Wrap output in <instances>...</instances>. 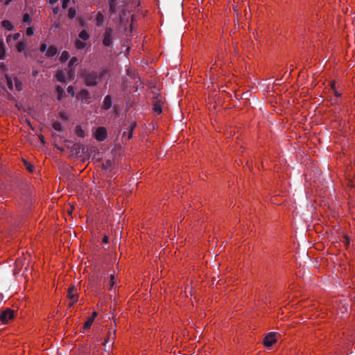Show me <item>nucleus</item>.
<instances>
[{"instance_id": "f257e3e1", "label": "nucleus", "mask_w": 355, "mask_h": 355, "mask_svg": "<svg viewBox=\"0 0 355 355\" xmlns=\"http://www.w3.org/2000/svg\"><path fill=\"white\" fill-rule=\"evenodd\" d=\"M106 71L104 70L101 73L100 77L103 76ZM82 77L85 84L88 87H95L98 84V78L99 77L98 73L94 71H85L82 73Z\"/></svg>"}, {"instance_id": "f03ea898", "label": "nucleus", "mask_w": 355, "mask_h": 355, "mask_svg": "<svg viewBox=\"0 0 355 355\" xmlns=\"http://www.w3.org/2000/svg\"><path fill=\"white\" fill-rule=\"evenodd\" d=\"M15 317V311L10 309L0 311V321L2 323H7Z\"/></svg>"}, {"instance_id": "7ed1b4c3", "label": "nucleus", "mask_w": 355, "mask_h": 355, "mask_svg": "<svg viewBox=\"0 0 355 355\" xmlns=\"http://www.w3.org/2000/svg\"><path fill=\"white\" fill-rule=\"evenodd\" d=\"M112 28L110 27H107L105 28V33L103 34V44L105 46H110L112 44Z\"/></svg>"}, {"instance_id": "20e7f679", "label": "nucleus", "mask_w": 355, "mask_h": 355, "mask_svg": "<svg viewBox=\"0 0 355 355\" xmlns=\"http://www.w3.org/2000/svg\"><path fill=\"white\" fill-rule=\"evenodd\" d=\"M278 334L276 332H270L264 338L263 343L266 347L272 346L276 341L278 336Z\"/></svg>"}, {"instance_id": "39448f33", "label": "nucleus", "mask_w": 355, "mask_h": 355, "mask_svg": "<svg viewBox=\"0 0 355 355\" xmlns=\"http://www.w3.org/2000/svg\"><path fill=\"white\" fill-rule=\"evenodd\" d=\"M77 98L85 103H89L91 99V94L86 89H82L78 94Z\"/></svg>"}, {"instance_id": "423d86ee", "label": "nucleus", "mask_w": 355, "mask_h": 355, "mask_svg": "<svg viewBox=\"0 0 355 355\" xmlns=\"http://www.w3.org/2000/svg\"><path fill=\"white\" fill-rule=\"evenodd\" d=\"M107 137V130L104 127H98L95 132V138L99 141H104Z\"/></svg>"}, {"instance_id": "0eeeda50", "label": "nucleus", "mask_w": 355, "mask_h": 355, "mask_svg": "<svg viewBox=\"0 0 355 355\" xmlns=\"http://www.w3.org/2000/svg\"><path fill=\"white\" fill-rule=\"evenodd\" d=\"M112 105V98L110 95H107L105 96L103 102L102 108L103 110H107L111 108Z\"/></svg>"}, {"instance_id": "6e6552de", "label": "nucleus", "mask_w": 355, "mask_h": 355, "mask_svg": "<svg viewBox=\"0 0 355 355\" xmlns=\"http://www.w3.org/2000/svg\"><path fill=\"white\" fill-rule=\"evenodd\" d=\"M104 282L105 284V286H108L110 288L113 287L115 285L114 275L111 274V275H108L107 277H105Z\"/></svg>"}, {"instance_id": "1a4fd4ad", "label": "nucleus", "mask_w": 355, "mask_h": 355, "mask_svg": "<svg viewBox=\"0 0 355 355\" xmlns=\"http://www.w3.org/2000/svg\"><path fill=\"white\" fill-rule=\"evenodd\" d=\"M58 53V49L55 46H50L46 52V55L49 58H52L56 55Z\"/></svg>"}, {"instance_id": "9d476101", "label": "nucleus", "mask_w": 355, "mask_h": 355, "mask_svg": "<svg viewBox=\"0 0 355 355\" xmlns=\"http://www.w3.org/2000/svg\"><path fill=\"white\" fill-rule=\"evenodd\" d=\"M108 4L110 14H115L116 12V0H109Z\"/></svg>"}, {"instance_id": "9b49d317", "label": "nucleus", "mask_w": 355, "mask_h": 355, "mask_svg": "<svg viewBox=\"0 0 355 355\" xmlns=\"http://www.w3.org/2000/svg\"><path fill=\"white\" fill-rule=\"evenodd\" d=\"M56 79L60 83H64L66 81V76L63 71L60 70L55 75Z\"/></svg>"}, {"instance_id": "f8f14e48", "label": "nucleus", "mask_w": 355, "mask_h": 355, "mask_svg": "<svg viewBox=\"0 0 355 355\" xmlns=\"http://www.w3.org/2000/svg\"><path fill=\"white\" fill-rule=\"evenodd\" d=\"M1 26L5 29H6L7 31H9L13 30V28H14V26L12 25V24L9 20H7V19L2 21Z\"/></svg>"}, {"instance_id": "ddd939ff", "label": "nucleus", "mask_w": 355, "mask_h": 355, "mask_svg": "<svg viewBox=\"0 0 355 355\" xmlns=\"http://www.w3.org/2000/svg\"><path fill=\"white\" fill-rule=\"evenodd\" d=\"M67 297L68 299H69L70 300H74L76 299L78 300V296L77 295V293L75 292L76 290H67Z\"/></svg>"}, {"instance_id": "4468645a", "label": "nucleus", "mask_w": 355, "mask_h": 355, "mask_svg": "<svg viewBox=\"0 0 355 355\" xmlns=\"http://www.w3.org/2000/svg\"><path fill=\"white\" fill-rule=\"evenodd\" d=\"M96 26H101L104 22V16L101 12H98L96 16Z\"/></svg>"}, {"instance_id": "2eb2a0df", "label": "nucleus", "mask_w": 355, "mask_h": 355, "mask_svg": "<svg viewBox=\"0 0 355 355\" xmlns=\"http://www.w3.org/2000/svg\"><path fill=\"white\" fill-rule=\"evenodd\" d=\"M23 266L22 259H18L15 261V266L14 270V274L16 275L20 270L21 266Z\"/></svg>"}, {"instance_id": "dca6fc26", "label": "nucleus", "mask_w": 355, "mask_h": 355, "mask_svg": "<svg viewBox=\"0 0 355 355\" xmlns=\"http://www.w3.org/2000/svg\"><path fill=\"white\" fill-rule=\"evenodd\" d=\"M75 133L79 137L84 138L85 137V131L79 125L75 128Z\"/></svg>"}, {"instance_id": "f3484780", "label": "nucleus", "mask_w": 355, "mask_h": 355, "mask_svg": "<svg viewBox=\"0 0 355 355\" xmlns=\"http://www.w3.org/2000/svg\"><path fill=\"white\" fill-rule=\"evenodd\" d=\"M56 92L58 93V99H61L65 95V92L62 86L58 85L56 87Z\"/></svg>"}, {"instance_id": "a211bd4d", "label": "nucleus", "mask_w": 355, "mask_h": 355, "mask_svg": "<svg viewBox=\"0 0 355 355\" xmlns=\"http://www.w3.org/2000/svg\"><path fill=\"white\" fill-rule=\"evenodd\" d=\"M103 168L105 170H112L113 162L110 159H107L105 163L103 164Z\"/></svg>"}, {"instance_id": "6ab92c4d", "label": "nucleus", "mask_w": 355, "mask_h": 355, "mask_svg": "<svg viewBox=\"0 0 355 355\" xmlns=\"http://www.w3.org/2000/svg\"><path fill=\"white\" fill-rule=\"evenodd\" d=\"M17 50L19 52L24 51L26 48V44L24 41L19 42L16 46Z\"/></svg>"}, {"instance_id": "aec40b11", "label": "nucleus", "mask_w": 355, "mask_h": 355, "mask_svg": "<svg viewBox=\"0 0 355 355\" xmlns=\"http://www.w3.org/2000/svg\"><path fill=\"white\" fill-rule=\"evenodd\" d=\"M69 57H70V55H69V52H67V51H64L61 53V55L60 57V60L61 62H64L69 60Z\"/></svg>"}, {"instance_id": "412c9836", "label": "nucleus", "mask_w": 355, "mask_h": 355, "mask_svg": "<svg viewBox=\"0 0 355 355\" xmlns=\"http://www.w3.org/2000/svg\"><path fill=\"white\" fill-rule=\"evenodd\" d=\"M78 37L85 41L87 40L89 38V35L86 30L81 31L78 34Z\"/></svg>"}, {"instance_id": "4be33fe9", "label": "nucleus", "mask_w": 355, "mask_h": 355, "mask_svg": "<svg viewBox=\"0 0 355 355\" xmlns=\"http://www.w3.org/2000/svg\"><path fill=\"white\" fill-rule=\"evenodd\" d=\"M4 44L3 41H0V59L3 60L5 58L6 52L3 48Z\"/></svg>"}, {"instance_id": "5701e85b", "label": "nucleus", "mask_w": 355, "mask_h": 355, "mask_svg": "<svg viewBox=\"0 0 355 355\" xmlns=\"http://www.w3.org/2000/svg\"><path fill=\"white\" fill-rule=\"evenodd\" d=\"M53 128L55 130L61 132L62 130V124L59 121H55L53 123Z\"/></svg>"}, {"instance_id": "b1692460", "label": "nucleus", "mask_w": 355, "mask_h": 355, "mask_svg": "<svg viewBox=\"0 0 355 355\" xmlns=\"http://www.w3.org/2000/svg\"><path fill=\"white\" fill-rule=\"evenodd\" d=\"M76 15V10L73 8H70L68 10V17L69 19H73Z\"/></svg>"}, {"instance_id": "393cba45", "label": "nucleus", "mask_w": 355, "mask_h": 355, "mask_svg": "<svg viewBox=\"0 0 355 355\" xmlns=\"http://www.w3.org/2000/svg\"><path fill=\"white\" fill-rule=\"evenodd\" d=\"M75 46L78 49H83L85 47V43L79 40H76L75 41Z\"/></svg>"}, {"instance_id": "a878e982", "label": "nucleus", "mask_w": 355, "mask_h": 355, "mask_svg": "<svg viewBox=\"0 0 355 355\" xmlns=\"http://www.w3.org/2000/svg\"><path fill=\"white\" fill-rule=\"evenodd\" d=\"M153 111L158 114L162 113V107L157 102H156L153 105Z\"/></svg>"}, {"instance_id": "bb28decb", "label": "nucleus", "mask_w": 355, "mask_h": 355, "mask_svg": "<svg viewBox=\"0 0 355 355\" xmlns=\"http://www.w3.org/2000/svg\"><path fill=\"white\" fill-rule=\"evenodd\" d=\"M78 58L76 57L71 58L68 64L69 68H73V66H76Z\"/></svg>"}, {"instance_id": "cd10ccee", "label": "nucleus", "mask_w": 355, "mask_h": 355, "mask_svg": "<svg viewBox=\"0 0 355 355\" xmlns=\"http://www.w3.org/2000/svg\"><path fill=\"white\" fill-rule=\"evenodd\" d=\"M32 21V18L28 13H25L23 15V22L30 24Z\"/></svg>"}, {"instance_id": "c85d7f7f", "label": "nucleus", "mask_w": 355, "mask_h": 355, "mask_svg": "<svg viewBox=\"0 0 355 355\" xmlns=\"http://www.w3.org/2000/svg\"><path fill=\"white\" fill-rule=\"evenodd\" d=\"M93 322H94V321L92 320V319L88 318L87 321L85 322V323L84 324V329H89L91 327V326H92Z\"/></svg>"}, {"instance_id": "c756f323", "label": "nucleus", "mask_w": 355, "mask_h": 355, "mask_svg": "<svg viewBox=\"0 0 355 355\" xmlns=\"http://www.w3.org/2000/svg\"><path fill=\"white\" fill-rule=\"evenodd\" d=\"M24 165L26 166V168L29 171V172H33V170H34V166L31 164L29 163L28 162L24 160Z\"/></svg>"}, {"instance_id": "7c9ffc66", "label": "nucleus", "mask_w": 355, "mask_h": 355, "mask_svg": "<svg viewBox=\"0 0 355 355\" xmlns=\"http://www.w3.org/2000/svg\"><path fill=\"white\" fill-rule=\"evenodd\" d=\"M15 88L17 91H21L22 89V84L17 79L15 78Z\"/></svg>"}, {"instance_id": "2f4dec72", "label": "nucleus", "mask_w": 355, "mask_h": 355, "mask_svg": "<svg viewBox=\"0 0 355 355\" xmlns=\"http://www.w3.org/2000/svg\"><path fill=\"white\" fill-rule=\"evenodd\" d=\"M77 19H78V22H79V24H80V25L81 26L85 27V26H86V21H85V20L84 17H78L77 18Z\"/></svg>"}, {"instance_id": "473e14b6", "label": "nucleus", "mask_w": 355, "mask_h": 355, "mask_svg": "<svg viewBox=\"0 0 355 355\" xmlns=\"http://www.w3.org/2000/svg\"><path fill=\"white\" fill-rule=\"evenodd\" d=\"M6 80H7V85L10 89H12L13 88V83L10 78L6 76Z\"/></svg>"}, {"instance_id": "72a5a7b5", "label": "nucleus", "mask_w": 355, "mask_h": 355, "mask_svg": "<svg viewBox=\"0 0 355 355\" xmlns=\"http://www.w3.org/2000/svg\"><path fill=\"white\" fill-rule=\"evenodd\" d=\"M68 75L70 78H73L75 76V69L73 68H69Z\"/></svg>"}, {"instance_id": "f704fd0d", "label": "nucleus", "mask_w": 355, "mask_h": 355, "mask_svg": "<svg viewBox=\"0 0 355 355\" xmlns=\"http://www.w3.org/2000/svg\"><path fill=\"white\" fill-rule=\"evenodd\" d=\"M67 92L71 96H73L75 95V92H74L73 87L71 85H70L67 87Z\"/></svg>"}, {"instance_id": "c9c22d12", "label": "nucleus", "mask_w": 355, "mask_h": 355, "mask_svg": "<svg viewBox=\"0 0 355 355\" xmlns=\"http://www.w3.org/2000/svg\"><path fill=\"white\" fill-rule=\"evenodd\" d=\"M28 36H31L34 33V28L33 27H28L26 32Z\"/></svg>"}, {"instance_id": "e433bc0d", "label": "nucleus", "mask_w": 355, "mask_h": 355, "mask_svg": "<svg viewBox=\"0 0 355 355\" xmlns=\"http://www.w3.org/2000/svg\"><path fill=\"white\" fill-rule=\"evenodd\" d=\"M70 1V0H62V8L65 9L68 7V3Z\"/></svg>"}, {"instance_id": "4c0bfd02", "label": "nucleus", "mask_w": 355, "mask_h": 355, "mask_svg": "<svg viewBox=\"0 0 355 355\" xmlns=\"http://www.w3.org/2000/svg\"><path fill=\"white\" fill-rule=\"evenodd\" d=\"M47 50V46L46 44L43 43L40 45V51L41 52H44L45 51Z\"/></svg>"}, {"instance_id": "58836bf2", "label": "nucleus", "mask_w": 355, "mask_h": 355, "mask_svg": "<svg viewBox=\"0 0 355 355\" xmlns=\"http://www.w3.org/2000/svg\"><path fill=\"white\" fill-rule=\"evenodd\" d=\"M60 119H62V120H67V116L66 115L65 113L64 112H60Z\"/></svg>"}, {"instance_id": "ea45409f", "label": "nucleus", "mask_w": 355, "mask_h": 355, "mask_svg": "<svg viewBox=\"0 0 355 355\" xmlns=\"http://www.w3.org/2000/svg\"><path fill=\"white\" fill-rule=\"evenodd\" d=\"M20 37V33H15L13 35H12V38H13V40H17Z\"/></svg>"}, {"instance_id": "a19ab883", "label": "nucleus", "mask_w": 355, "mask_h": 355, "mask_svg": "<svg viewBox=\"0 0 355 355\" xmlns=\"http://www.w3.org/2000/svg\"><path fill=\"white\" fill-rule=\"evenodd\" d=\"M78 301L77 299L74 300H71V302H69V308H71L73 304Z\"/></svg>"}, {"instance_id": "79ce46f5", "label": "nucleus", "mask_w": 355, "mask_h": 355, "mask_svg": "<svg viewBox=\"0 0 355 355\" xmlns=\"http://www.w3.org/2000/svg\"><path fill=\"white\" fill-rule=\"evenodd\" d=\"M29 271H30V272H31V271H32V270H31V268L29 267L28 264L27 263V266L25 267V269H24V272H28Z\"/></svg>"}, {"instance_id": "37998d69", "label": "nucleus", "mask_w": 355, "mask_h": 355, "mask_svg": "<svg viewBox=\"0 0 355 355\" xmlns=\"http://www.w3.org/2000/svg\"><path fill=\"white\" fill-rule=\"evenodd\" d=\"M108 241H109V238H108V236H106V235H105V236H103V242L104 243H108Z\"/></svg>"}, {"instance_id": "c03bdc74", "label": "nucleus", "mask_w": 355, "mask_h": 355, "mask_svg": "<svg viewBox=\"0 0 355 355\" xmlns=\"http://www.w3.org/2000/svg\"><path fill=\"white\" fill-rule=\"evenodd\" d=\"M58 11H59V8H58V6H56V7H55V8H53V13L54 15L58 14Z\"/></svg>"}, {"instance_id": "a18cd8bd", "label": "nucleus", "mask_w": 355, "mask_h": 355, "mask_svg": "<svg viewBox=\"0 0 355 355\" xmlns=\"http://www.w3.org/2000/svg\"><path fill=\"white\" fill-rule=\"evenodd\" d=\"M96 315H97V313L96 312H93L92 315L89 317V318H92V320L94 321V319L96 317Z\"/></svg>"}, {"instance_id": "49530a36", "label": "nucleus", "mask_w": 355, "mask_h": 355, "mask_svg": "<svg viewBox=\"0 0 355 355\" xmlns=\"http://www.w3.org/2000/svg\"><path fill=\"white\" fill-rule=\"evenodd\" d=\"M331 89H332L334 91V90H336V83H335V82H332V83H331Z\"/></svg>"}, {"instance_id": "de8ad7c7", "label": "nucleus", "mask_w": 355, "mask_h": 355, "mask_svg": "<svg viewBox=\"0 0 355 355\" xmlns=\"http://www.w3.org/2000/svg\"><path fill=\"white\" fill-rule=\"evenodd\" d=\"M58 1V0H49V3L51 5H53L55 4V3H57Z\"/></svg>"}, {"instance_id": "09e8293b", "label": "nucleus", "mask_w": 355, "mask_h": 355, "mask_svg": "<svg viewBox=\"0 0 355 355\" xmlns=\"http://www.w3.org/2000/svg\"><path fill=\"white\" fill-rule=\"evenodd\" d=\"M334 95L336 96V97H340L341 96V94L338 92L336 90H334Z\"/></svg>"}, {"instance_id": "8fccbe9b", "label": "nucleus", "mask_w": 355, "mask_h": 355, "mask_svg": "<svg viewBox=\"0 0 355 355\" xmlns=\"http://www.w3.org/2000/svg\"><path fill=\"white\" fill-rule=\"evenodd\" d=\"M11 37H12V35H8V37H6V41H7V42H10V40Z\"/></svg>"}, {"instance_id": "3c124183", "label": "nucleus", "mask_w": 355, "mask_h": 355, "mask_svg": "<svg viewBox=\"0 0 355 355\" xmlns=\"http://www.w3.org/2000/svg\"><path fill=\"white\" fill-rule=\"evenodd\" d=\"M53 26H54L55 27H56V28H58V27H59V26H60V23H59V22H55V23H54V24H53Z\"/></svg>"}, {"instance_id": "603ef678", "label": "nucleus", "mask_w": 355, "mask_h": 355, "mask_svg": "<svg viewBox=\"0 0 355 355\" xmlns=\"http://www.w3.org/2000/svg\"><path fill=\"white\" fill-rule=\"evenodd\" d=\"M12 1V0H6V2H5V4L6 5H8L10 4V3Z\"/></svg>"}, {"instance_id": "864d4df0", "label": "nucleus", "mask_w": 355, "mask_h": 355, "mask_svg": "<svg viewBox=\"0 0 355 355\" xmlns=\"http://www.w3.org/2000/svg\"><path fill=\"white\" fill-rule=\"evenodd\" d=\"M135 126V125L131 128L130 132H132V129L134 128ZM131 136H132V132H130L128 137L130 138Z\"/></svg>"}, {"instance_id": "5fc2aeb1", "label": "nucleus", "mask_w": 355, "mask_h": 355, "mask_svg": "<svg viewBox=\"0 0 355 355\" xmlns=\"http://www.w3.org/2000/svg\"><path fill=\"white\" fill-rule=\"evenodd\" d=\"M37 75V71H33V76H36Z\"/></svg>"}, {"instance_id": "6e6d98bb", "label": "nucleus", "mask_w": 355, "mask_h": 355, "mask_svg": "<svg viewBox=\"0 0 355 355\" xmlns=\"http://www.w3.org/2000/svg\"><path fill=\"white\" fill-rule=\"evenodd\" d=\"M220 281H221V280L218 281L217 284H219L220 286H221V285H222V283H220Z\"/></svg>"}, {"instance_id": "4d7b16f0", "label": "nucleus", "mask_w": 355, "mask_h": 355, "mask_svg": "<svg viewBox=\"0 0 355 355\" xmlns=\"http://www.w3.org/2000/svg\"><path fill=\"white\" fill-rule=\"evenodd\" d=\"M43 139H44V137H43V136H42V137H41V141H42V142H44V140H43Z\"/></svg>"}, {"instance_id": "13d9d810", "label": "nucleus", "mask_w": 355, "mask_h": 355, "mask_svg": "<svg viewBox=\"0 0 355 355\" xmlns=\"http://www.w3.org/2000/svg\"><path fill=\"white\" fill-rule=\"evenodd\" d=\"M192 291H193V290H191V291H190V295H193V292H192Z\"/></svg>"}, {"instance_id": "bf43d9fd", "label": "nucleus", "mask_w": 355, "mask_h": 355, "mask_svg": "<svg viewBox=\"0 0 355 355\" xmlns=\"http://www.w3.org/2000/svg\"><path fill=\"white\" fill-rule=\"evenodd\" d=\"M68 288L72 289V288H74V286H71V287H69Z\"/></svg>"}, {"instance_id": "052dcab7", "label": "nucleus", "mask_w": 355, "mask_h": 355, "mask_svg": "<svg viewBox=\"0 0 355 355\" xmlns=\"http://www.w3.org/2000/svg\"><path fill=\"white\" fill-rule=\"evenodd\" d=\"M3 1V0H0V2Z\"/></svg>"}]
</instances>
